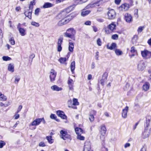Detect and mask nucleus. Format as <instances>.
Returning <instances> with one entry per match:
<instances>
[{"instance_id": "1", "label": "nucleus", "mask_w": 151, "mask_h": 151, "mask_svg": "<svg viewBox=\"0 0 151 151\" xmlns=\"http://www.w3.org/2000/svg\"><path fill=\"white\" fill-rule=\"evenodd\" d=\"M67 14L65 12L64 10H63L61 11L58 15V17H59L60 18H64L65 17L67 18V19L64 20L63 19L60 22H59V23L62 22L63 24H66L68 23L70 21L74 16L73 17L72 14H70L69 15H68L67 17L66 16Z\"/></svg>"}, {"instance_id": "2", "label": "nucleus", "mask_w": 151, "mask_h": 151, "mask_svg": "<svg viewBox=\"0 0 151 151\" xmlns=\"http://www.w3.org/2000/svg\"><path fill=\"white\" fill-rule=\"evenodd\" d=\"M76 33V31L73 28H70L66 30V32L64 33V36L75 40Z\"/></svg>"}, {"instance_id": "3", "label": "nucleus", "mask_w": 151, "mask_h": 151, "mask_svg": "<svg viewBox=\"0 0 151 151\" xmlns=\"http://www.w3.org/2000/svg\"><path fill=\"white\" fill-rule=\"evenodd\" d=\"M116 13L115 11L113 9L109 10L107 13L108 19H112L115 18L116 17Z\"/></svg>"}, {"instance_id": "4", "label": "nucleus", "mask_w": 151, "mask_h": 151, "mask_svg": "<svg viewBox=\"0 0 151 151\" xmlns=\"http://www.w3.org/2000/svg\"><path fill=\"white\" fill-rule=\"evenodd\" d=\"M141 54L143 57L148 59L151 58V52L146 50L141 51Z\"/></svg>"}, {"instance_id": "5", "label": "nucleus", "mask_w": 151, "mask_h": 151, "mask_svg": "<svg viewBox=\"0 0 151 151\" xmlns=\"http://www.w3.org/2000/svg\"><path fill=\"white\" fill-rule=\"evenodd\" d=\"M146 63L143 61H140L137 65V69L139 71H142L146 67Z\"/></svg>"}, {"instance_id": "6", "label": "nucleus", "mask_w": 151, "mask_h": 151, "mask_svg": "<svg viewBox=\"0 0 151 151\" xmlns=\"http://www.w3.org/2000/svg\"><path fill=\"white\" fill-rule=\"evenodd\" d=\"M49 74V77L50 81L52 82L55 80V78L56 75V72L54 70L52 69L50 70Z\"/></svg>"}, {"instance_id": "7", "label": "nucleus", "mask_w": 151, "mask_h": 151, "mask_svg": "<svg viewBox=\"0 0 151 151\" xmlns=\"http://www.w3.org/2000/svg\"><path fill=\"white\" fill-rule=\"evenodd\" d=\"M60 133L61 135V138L64 140L70 139V136L68 134L67 131L65 130H61L60 131Z\"/></svg>"}, {"instance_id": "8", "label": "nucleus", "mask_w": 151, "mask_h": 151, "mask_svg": "<svg viewBox=\"0 0 151 151\" xmlns=\"http://www.w3.org/2000/svg\"><path fill=\"white\" fill-rule=\"evenodd\" d=\"M74 81L73 80L70 78L68 81V86L69 90L73 91V84Z\"/></svg>"}, {"instance_id": "9", "label": "nucleus", "mask_w": 151, "mask_h": 151, "mask_svg": "<svg viewBox=\"0 0 151 151\" xmlns=\"http://www.w3.org/2000/svg\"><path fill=\"white\" fill-rule=\"evenodd\" d=\"M99 2L96 3H91L85 7L86 9H89L90 8H93L94 7H97L99 6Z\"/></svg>"}, {"instance_id": "10", "label": "nucleus", "mask_w": 151, "mask_h": 151, "mask_svg": "<svg viewBox=\"0 0 151 151\" xmlns=\"http://www.w3.org/2000/svg\"><path fill=\"white\" fill-rule=\"evenodd\" d=\"M124 18L126 21L128 23H130L132 20V17L131 14L126 13L124 15Z\"/></svg>"}, {"instance_id": "11", "label": "nucleus", "mask_w": 151, "mask_h": 151, "mask_svg": "<svg viewBox=\"0 0 151 151\" xmlns=\"http://www.w3.org/2000/svg\"><path fill=\"white\" fill-rule=\"evenodd\" d=\"M57 114L59 116L63 119H67V117L63 111L58 110L57 111Z\"/></svg>"}, {"instance_id": "12", "label": "nucleus", "mask_w": 151, "mask_h": 151, "mask_svg": "<svg viewBox=\"0 0 151 151\" xmlns=\"http://www.w3.org/2000/svg\"><path fill=\"white\" fill-rule=\"evenodd\" d=\"M20 24L19 23L17 26V29H18L20 35L22 36H24L26 34L25 29L21 27L20 26Z\"/></svg>"}, {"instance_id": "13", "label": "nucleus", "mask_w": 151, "mask_h": 151, "mask_svg": "<svg viewBox=\"0 0 151 151\" xmlns=\"http://www.w3.org/2000/svg\"><path fill=\"white\" fill-rule=\"evenodd\" d=\"M150 134L148 131V129L145 128L144 132L142 133V137L143 139H146L148 137Z\"/></svg>"}, {"instance_id": "14", "label": "nucleus", "mask_w": 151, "mask_h": 151, "mask_svg": "<svg viewBox=\"0 0 151 151\" xmlns=\"http://www.w3.org/2000/svg\"><path fill=\"white\" fill-rule=\"evenodd\" d=\"M128 107L126 106L123 109L122 112V116L124 118H126L127 116V113L128 110Z\"/></svg>"}, {"instance_id": "15", "label": "nucleus", "mask_w": 151, "mask_h": 151, "mask_svg": "<svg viewBox=\"0 0 151 151\" xmlns=\"http://www.w3.org/2000/svg\"><path fill=\"white\" fill-rule=\"evenodd\" d=\"M116 25L114 22H112L108 25L107 28L111 31H113L116 29Z\"/></svg>"}, {"instance_id": "16", "label": "nucleus", "mask_w": 151, "mask_h": 151, "mask_svg": "<svg viewBox=\"0 0 151 151\" xmlns=\"http://www.w3.org/2000/svg\"><path fill=\"white\" fill-rule=\"evenodd\" d=\"M41 122V118L37 119L32 122L30 124V125L32 126H37L39 125L40 123Z\"/></svg>"}, {"instance_id": "17", "label": "nucleus", "mask_w": 151, "mask_h": 151, "mask_svg": "<svg viewBox=\"0 0 151 151\" xmlns=\"http://www.w3.org/2000/svg\"><path fill=\"white\" fill-rule=\"evenodd\" d=\"M76 5L73 4L64 9V10L65 12H66V13L68 14L70 11H72L73 10L74 8L75 7Z\"/></svg>"}, {"instance_id": "18", "label": "nucleus", "mask_w": 151, "mask_h": 151, "mask_svg": "<svg viewBox=\"0 0 151 151\" xmlns=\"http://www.w3.org/2000/svg\"><path fill=\"white\" fill-rule=\"evenodd\" d=\"M106 47L108 49L113 50L116 47V44L114 43H112L110 45L109 44H108L106 45Z\"/></svg>"}, {"instance_id": "19", "label": "nucleus", "mask_w": 151, "mask_h": 151, "mask_svg": "<svg viewBox=\"0 0 151 151\" xmlns=\"http://www.w3.org/2000/svg\"><path fill=\"white\" fill-rule=\"evenodd\" d=\"M100 132L102 136H104L105 135L106 132V129L104 125H103L101 126Z\"/></svg>"}, {"instance_id": "20", "label": "nucleus", "mask_w": 151, "mask_h": 151, "mask_svg": "<svg viewBox=\"0 0 151 151\" xmlns=\"http://www.w3.org/2000/svg\"><path fill=\"white\" fill-rule=\"evenodd\" d=\"M129 5L125 3L122 4L120 7L121 8L122 10L124 11L127 10L129 8Z\"/></svg>"}, {"instance_id": "21", "label": "nucleus", "mask_w": 151, "mask_h": 151, "mask_svg": "<svg viewBox=\"0 0 151 151\" xmlns=\"http://www.w3.org/2000/svg\"><path fill=\"white\" fill-rule=\"evenodd\" d=\"M150 84L147 82H146L142 86V88L143 90L145 91H148L150 88Z\"/></svg>"}, {"instance_id": "22", "label": "nucleus", "mask_w": 151, "mask_h": 151, "mask_svg": "<svg viewBox=\"0 0 151 151\" xmlns=\"http://www.w3.org/2000/svg\"><path fill=\"white\" fill-rule=\"evenodd\" d=\"M51 89L53 91H62L63 88L61 87H59L57 86L54 85L51 87Z\"/></svg>"}, {"instance_id": "23", "label": "nucleus", "mask_w": 151, "mask_h": 151, "mask_svg": "<svg viewBox=\"0 0 151 151\" xmlns=\"http://www.w3.org/2000/svg\"><path fill=\"white\" fill-rule=\"evenodd\" d=\"M54 4L50 2L45 3L42 6L43 8H47L52 7L54 6Z\"/></svg>"}, {"instance_id": "24", "label": "nucleus", "mask_w": 151, "mask_h": 151, "mask_svg": "<svg viewBox=\"0 0 151 151\" xmlns=\"http://www.w3.org/2000/svg\"><path fill=\"white\" fill-rule=\"evenodd\" d=\"M32 10H27L24 12V14L26 17H28L29 19H31L32 18Z\"/></svg>"}, {"instance_id": "25", "label": "nucleus", "mask_w": 151, "mask_h": 151, "mask_svg": "<svg viewBox=\"0 0 151 151\" xmlns=\"http://www.w3.org/2000/svg\"><path fill=\"white\" fill-rule=\"evenodd\" d=\"M90 12V11L89 10H86L85 9H83L81 13V15L84 17L89 14Z\"/></svg>"}, {"instance_id": "26", "label": "nucleus", "mask_w": 151, "mask_h": 151, "mask_svg": "<svg viewBox=\"0 0 151 151\" xmlns=\"http://www.w3.org/2000/svg\"><path fill=\"white\" fill-rule=\"evenodd\" d=\"M74 48V45L73 43L72 42H69V50L70 52H73Z\"/></svg>"}, {"instance_id": "27", "label": "nucleus", "mask_w": 151, "mask_h": 151, "mask_svg": "<svg viewBox=\"0 0 151 151\" xmlns=\"http://www.w3.org/2000/svg\"><path fill=\"white\" fill-rule=\"evenodd\" d=\"M150 117H146L147 120L146 124H145V128H147L148 129V127L150 125Z\"/></svg>"}, {"instance_id": "28", "label": "nucleus", "mask_w": 151, "mask_h": 151, "mask_svg": "<svg viewBox=\"0 0 151 151\" xmlns=\"http://www.w3.org/2000/svg\"><path fill=\"white\" fill-rule=\"evenodd\" d=\"M75 131L76 134L78 135L83 133V130L80 128L77 127L75 129Z\"/></svg>"}, {"instance_id": "29", "label": "nucleus", "mask_w": 151, "mask_h": 151, "mask_svg": "<svg viewBox=\"0 0 151 151\" xmlns=\"http://www.w3.org/2000/svg\"><path fill=\"white\" fill-rule=\"evenodd\" d=\"M8 69L9 71L12 72H14V65L11 64H9L8 67Z\"/></svg>"}, {"instance_id": "30", "label": "nucleus", "mask_w": 151, "mask_h": 151, "mask_svg": "<svg viewBox=\"0 0 151 151\" xmlns=\"http://www.w3.org/2000/svg\"><path fill=\"white\" fill-rule=\"evenodd\" d=\"M46 139L49 143L52 144L53 142V139L52 138V137L50 136H47Z\"/></svg>"}, {"instance_id": "31", "label": "nucleus", "mask_w": 151, "mask_h": 151, "mask_svg": "<svg viewBox=\"0 0 151 151\" xmlns=\"http://www.w3.org/2000/svg\"><path fill=\"white\" fill-rule=\"evenodd\" d=\"M75 63L74 61L72 62L70 65V69L71 71L73 72L75 69Z\"/></svg>"}, {"instance_id": "32", "label": "nucleus", "mask_w": 151, "mask_h": 151, "mask_svg": "<svg viewBox=\"0 0 151 151\" xmlns=\"http://www.w3.org/2000/svg\"><path fill=\"white\" fill-rule=\"evenodd\" d=\"M88 0H76L75 1V3L77 4H81L83 3L86 2Z\"/></svg>"}, {"instance_id": "33", "label": "nucleus", "mask_w": 151, "mask_h": 151, "mask_svg": "<svg viewBox=\"0 0 151 151\" xmlns=\"http://www.w3.org/2000/svg\"><path fill=\"white\" fill-rule=\"evenodd\" d=\"M68 58H61L59 60V61L61 63H64L67 60Z\"/></svg>"}, {"instance_id": "34", "label": "nucleus", "mask_w": 151, "mask_h": 151, "mask_svg": "<svg viewBox=\"0 0 151 151\" xmlns=\"http://www.w3.org/2000/svg\"><path fill=\"white\" fill-rule=\"evenodd\" d=\"M6 99L7 98L6 96L1 93L0 94V100L1 101H5Z\"/></svg>"}, {"instance_id": "35", "label": "nucleus", "mask_w": 151, "mask_h": 151, "mask_svg": "<svg viewBox=\"0 0 151 151\" xmlns=\"http://www.w3.org/2000/svg\"><path fill=\"white\" fill-rule=\"evenodd\" d=\"M115 52L116 54L117 55H121L122 54V52L119 49H116Z\"/></svg>"}, {"instance_id": "36", "label": "nucleus", "mask_w": 151, "mask_h": 151, "mask_svg": "<svg viewBox=\"0 0 151 151\" xmlns=\"http://www.w3.org/2000/svg\"><path fill=\"white\" fill-rule=\"evenodd\" d=\"M35 1L33 0L30 2L29 5V8L30 10H32L33 8V6L35 5Z\"/></svg>"}, {"instance_id": "37", "label": "nucleus", "mask_w": 151, "mask_h": 151, "mask_svg": "<svg viewBox=\"0 0 151 151\" xmlns=\"http://www.w3.org/2000/svg\"><path fill=\"white\" fill-rule=\"evenodd\" d=\"M83 151H93L91 150V147L90 146H87L85 145Z\"/></svg>"}, {"instance_id": "38", "label": "nucleus", "mask_w": 151, "mask_h": 151, "mask_svg": "<svg viewBox=\"0 0 151 151\" xmlns=\"http://www.w3.org/2000/svg\"><path fill=\"white\" fill-rule=\"evenodd\" d=\"M73 105H79V103L78 102V99H76L73 98Z\"/></svg>"}, {"instance_id": "39", "label": "nucleus", "mask_w": 151, "mask_h": 151, "mask_svg": "<svg viewBox=\"0 0 151 151\" xmlns=\"http://www.w3.org/2000/svg\"><path fill=\"white\" fill-rule=\"evenodd\" d=\"M77 139L81 140H84L85 137H84L81 135V134L77 135Z\"/></svg>"}, {"instance_id": "40", "label": "nucleus", "mask_w": 151, "mask_h": 151, "mask_svg": "<svg viewBox=\"0 0 151 151\" xmlns=\"http://www.w3.org/2000/svg\"><path fill=\"white\" fill-rule=\"evenodd\" d=\"M31 24L36 27H39L40 26V24L39 23L36 22H32Z\"/></svg>"}, {"instance_id": "41", "label": "nucleus", "mask_w": 151, "mask_h": 151, "mask_svg": "<svg viewBox=\"0 0 151 151\" xmlns=\"http://www.w3.org/2000/svg\"><path fill=\"white\" fill-rule=\"evenodd\" d=\"M63 39L62 37H60L58 42V45H61L63 42Z\"/></svg>"}, {"instance_id": "42", "label": "nucleus", "mask_w": 151, "mask_h": 151, "mask_svg": "<svg viewBox=\"0 0 151 151\" xmlns=\"http://www.w3.org/2000/svg\"><path fill=\"white\" fill-rule=\"evenodd\" d=\"M2 59L4 60V61H8L10 60H11V58L8 56H4L2 57Z\"/></svg>"}, {"instance_id": "43", "label": "nucleus", "mask_w": 151, "mask_h": 151, "mask_svg": "<svg viewBox=\"0 0 151 151\" xmlns=\"http://www.w3.org/2000/svg\"><path fill=\"white\" fill-rule=\"evenodd\" d=\"M144 28L145 27L144 26H140L137 29V32L138 33H140L141 32Z\"/></svg>"}, {"instance_id": "44", "label": "nucleus", "mask_w": 151, "mask_h": 151, "mask_svg": "<svg viewBox=\"0 0 151 151\" xmlns=\"http://www.w3.org/2000/svg\"><path fill=\"white\" fill-rule=\"evenodd\" d=\"M118 35L117 34H114L111 36V38L113 40H116L118 39Z\"/></svg>"}, {"instance_id": "45", "label": "nucleus", "mask_w": 151, "mask_h": 151, "mask_svg": "<svg viewBox=\"0 0 151 151\" xmlns=\"http://www.w3.org/2000/svg\"><path fill=\"white\" fill-rule=\"evenodd\" d=\"M130 51L132 53H137V51L135 49V47L133 46L131 48Z\"/></svg>"}, {"instance_id": "46", "label": "nucleus", "mask_w": 151, "mask_h": 151, "mask_svg": "<svg viewBox=\"0 0 151 151\" xmlns=\"http://www.w3.org/2000/svg\"><path fill=\"white\" fill-rule=\"evenodd\" d=\"M5 144L6 143L4 142L2 140L0 141V148H2Z\"/></svg>"}, {"instance_id": "47", "label": "nucleus", "mask_w": 151, "mask_h": 151, "mask_svg": "<svg viewBox=\"0 0 151 151\" xmlns=\"http://www.w3.org/2000/svg\"><path fill=\"white\" fill-rule=\"evenodd\" d=\"M89 119L91 122L93 121L94 120V115H93L89 114Z\"/></svg>"}, {"instance_id": "48", "label": "nucleus", "mask_w": 151, "mask_h": 151, "mask_svg": "<svg viewBox=\"0 0 151 151\" xmlns=\"http://www.w3.org/2000/svg\"><path fill=\"white\" fill-rule=\"evenodd\" d=\"M107 76H108L107 73L106 72L104 73L103 75L102 78L106 80L107 79Z\"/></svg>"}, {"instance_id": "49", "label": "nucleus", "mask_w": 151, "mask_h": 151, "mask_svg": "<svg viewBox=\"0 0 151 151\" xmlns=\"http://www.w3.org/2000/svg\"><path fill=\"white\" fill-rule=\"evenodd\" d=\"M97 44L99 46H100L101 45V39L99 38L97 40Z\"/></svg>"}, {"instance_id": "50", "label": "nucleus", "mask_w": 151, "mask_h": 151, "mask_svg": "<svg viewBox=\"0 0 151 151\" xmlns=\"http://www.w3.org/2000/svg\"><path fill=\"white\" fill-rule=\"evenodd\" d=\"M9 42L12 45H14L15 44V41L13 38H11V39L9 40Z\"/></svg>"}, {"instance_id": "51", "label": "nucleus", "mask_w": 151, "mask_h": 151, "mask_svg": "<svg viewBox=\"0 0 151 151\" xmlns=\"http://www.w3.org/2000/svg\"><path fill=\"white\" fill-rule=\"evenodd\" d=\"M96 20L99 22H104V19L102 18H97L96 19Z\"/></svg>"}, {"instance_id": "52", "label": "nucleus", "mask_w": 151, "mask_h": 151, "mask_svg": "<svg viewBox=\"0 0 151 151\" xmlns=\"http://www.w3.org/2000/svg\"><path fill=\"white\" fill-rule=\"evenodd\" d=\"M106 81V80H105L102 78L101 80H100L99 82L102 86H103L104 85V82Z\"/></svg>"}, {"instance_id": "53", "label": "nucleus", "mask_w": 151, "mask_h": 151, "mask_svg": "<svg viewBox=\"0 0 151 151\" xmlns=\"http://www.w3.org/2000/svg\"><path fill=\"white\" fill-rule=\"evenodd\" d=\"M96 114V111L94 110H91V111L90 114L95 115Z\"/></svg>"}, {"instance_id": "54", "label": "nucleus", "mask_w": 151, "mask_h": 151, "mask_svg": "<svg viewBox=\"0 0 151 151\" xmlns=\"http://www.w3.org/2000/svg\"><path fill=\"white\" fill-rule=\"evenodd\" d=\"M99 52L98 51H97L96 52V55L95 56V57L96 60H99Z\"/></svg>"}, {"instance_id": "55", "label": "nucleus", "mask_w": 151, "mask_h": 151, "mask_svg": "<svg viewBox=\"0 0 151 151\" xmlns=\"http://www.w3.org/2000/svg\"><path fill=\"white\" fill-rule=\"evenodd\" d=\"M39 146L40 147H45L46 145L45 143L43 142H41L39 144Z\"/></svg>"}, {"instance_id": "56", "label": "nucleus", "mask_w": 151, "mask_h": 151, "mask_svg": "<svg viewBox=\"0 0 151 151\" xmlns=\"http://www.w3.org/2000/svg\"><path fill=\"white\" fill-rule=\"evenodd\" d=\"M50 118L52 119H55L56 118V116H55V114H51L50 116Z\"/></svg>"}, {"instance_id": "57", "label": "nucleus", "mask_w": 151, "mask_h": 151, "mask_svg": "<svg viewBox=\"0 0 151 151\" xmlns=\"http://www.w3.org/2000/svg\"><path fill=\"white\" fill-rule=\"evenodd\" d=\"M40 9L39 8H37L36 9L35 11V14L36 15H38Z\"/></svg>"}, {"instance_id": "58", "label": "nucleus", "mask_w": 151, "mask_h": 151, "mask_svg": "<svg viewBox=\"0 0 151 151\" xmlns=\"http://www.w3.org/2000/svg\"><path fill=\"white\" fill-rule=\"evenodd\" d=\"M138 37L136 35H134L132 39L133 41L134 40L136 41L138 39Z\"/></svg>"}, {"instance_id": "59", "label": "nucleus", "mask_w": 151, "mask_h": 151, "mask_svg": "<svg viewBox=\"0 0 151 151\" xmlns=\"http://www.w3.org/2000/svg\"><path fill=\"white\" fill-rule=\"evenodd\" d=\"M58 51L59 52H60L61 51L62 49V47L61 46V45H58Z\"/></svg>"}, {"instance_id": "60", "label": "nucleus", "mask_w": 151, "mask_h": 151, "mask_svg": "<svg viewBox=\"0 0 151 151\" xmlns=\"http://www.w3.org/2000/svg\"><path fill=\"white\" fill-rule=\"evenodd\" d=\"M19 115L17 114H15L14 116V119H18L19 118Z\"/></svg>"}, {"instance_id": "61", "label": "nucleus", "mask_w": 151, "mask_h": 151, "mask_svg": "<svg viewBox=\"0 0 151 151\" xmlns=\"http://www.w3.org/2000/svg\"><path fill=\"white\" fill-rule=\"evenodd\" d=\"M121 0H115V3L116 4H119L121 1Z\"/></svg>"}, {"instance_id": "62", "label": "nucleus", "mask_w": 151, "mask_h": 151, "mask_svg": "<svg viewBox=\"0 0 151 151\" xmlns=\"http://www.w3.org/2000/svg\"><path fill=\"white\" fill-rule=\"evenodd\" d=\"M85 24L86 25H90L91 24V22L90 21H88L85 23Z\"/></svg>"}, {"instance_id": "63", "label": "nucleus", "mask_w": 151, "mask_h": 151, "mask_svg": "<svg viewBox=\"0 0 151 151\" xmlns=\"http://www.w3.org/2000/svg\"><path fill=\"white\" fill-rule=\"evenodd\" d=\"M93 28L94 31L95 32H96L98 31V28L95 26H93Z\"/></svg>"}, {"instance_id": "64", "label": "nucleus", "mask_w": 151, "mask_h": 151, "mask_svg": "<svg viewBox=\"0 0 151 151\" xmlns=\"http://www.w3.org/2000/svg\"><path fill=\"white\" fill-rule=\"evenodd\" d=\"M147 43L150 46H151V38L148 40Z\"/></svg>"}]
</instances>
